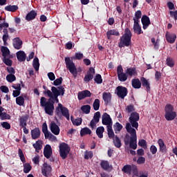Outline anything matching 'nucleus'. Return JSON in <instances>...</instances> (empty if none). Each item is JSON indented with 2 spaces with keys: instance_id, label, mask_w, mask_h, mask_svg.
Instances as JSON below:
<instances>
[{
  "instance_id": "obj_23",
  "label": "nucleus",
  "mask_w": 177,
  "mask_h": 177,
  "mask_svg": "<svg viewBox=\"0 0 177 177\" xmlns=\"http://www.w3.org/2000/svg\"><path fill=\"white\" fill-rule=\"evenodd\" d=\"M26 57H27V55L24 51L19 50L17 53V59L18 62H26Z\"/></svg>"
},
{
  "instance_id": "obj_26",
  "label": "nucleus",
  "mask_w": 177,
  "mask_h": 177,
  "mask_svg": "<svg viewBox=\"0 0 177 177\" xmlns=\"http://www.w3.org/2000/svg\"><path fill=\"white\" fill-rule=\"evenodd\" d=\"M37 12L35 10H31L30 12H28L26 16V20L27 21H31V20H34L37 16Z\"/></svg>"
},
{
  "instance_id": "obj_14",
  "label": "nucleus",
  "mask_w": 177,
  "mask_h": 177,
  "mask_svg": "<svg viewBox=\"0 0 177 177\" xmlns=\"http://www.w3.org/2000/svg\"><path fill=\"white\" fill-rule=\"evenodd\" d=\"M141 22L142 24L143 30H147V28L151 24L150 21V18L146 15H143L141 19Z\"/></svg>"
},
{
  "instance_id": "obj_37",
  "label": "nucleus",
  "mask_w": 177,
  "mask_h": 177,
  "mask_svg": "<svg viewBox=\"0 0 177 177\" xmlns=\"http://www.w3.org/2000/svg\"><path fill=\"white\" fill-rule=\"evenodd\" d=\"M32 66L35 71H38L39 70V59H38V57H35L34 58Z\"/></svg>"
},
{
  "instance_id": "obj_53",
  "label": "nucleus",
  "mask_w": 177,
  "mask_h": 177,
  "mask_svg": "<svg viewBox=\"0 0 177 177\" xmlns=\"http://www.w3.org/2000/svg\"><path fill=\"white\" fill-rule=\"evenodd\" d=\"M3 62L6 64V66H9L10 67L12 66L13 61L9 58H6V57L3 58Z\"/></svg>"
},
{
  "instance_id": "obj_11",
  "label": "nucleus",
  "mask_w": 177,
  "mask_h": 177,
  "mask_svg": "<svg viewBox=\"0 0 177 177\" xmlns=\"http://www.w3.org/2000/svg\"><path fill=\"white\" fill-rule=\"evenodd\" d=\"M95 68L93 67L89 68L88 71L86 72V74L84 76V81L86 84L88 82H90V81H92V79L93 78L95 75Z\"/></svg>"
},
{
  "instance_id": "obj_1",
  "label": "nucleus",
  "mask_w": 177,
  "mask_h": 177,
  "mask_svg": "<svg viewBox=\"0 0 177 177\" xmlns=\"http://www.w3.org/2000/svg\"><path fill=\"white\" fill-rule=\"evenodd\" d=\"M66 92V90L62 86H58L57 88L55 86L51 87V91L47 90V91H43L44 95H47L49 99H51L53 102H56L57 103H59V96H64V93Z\"/></svg>"
},
{
  "instance_id": "obj_31",
  "label": "nucleus",
  "mask_w": 177,
  "mask_h": 177,
  "mask_svg": "<svg viewBox=\"0 0 177 177\" xmlns=\"http://www.w3.org/2000/svg\"><path fill=\"white\" fill-rule=\"evenodd\" d=\"M32 139H38L41 136V131L39 128H35L31 131Z\"/></svg>"
},
{
  "instance_id": "obj_24",
  "label": "nucleus",
  "mask_w": 177,
  "mask_h": 177,
  "mask_svg": "<svg viewBox=\"0 0 177 177\" xmlns=\"http://www.w3.org/2000/svg\"><path fill=\"white\" fill-rule=\"evenodd\" d=\"M30 118V115H24L19 118V125L20 127H27V120Z\"/></svg>"
},
{
  "instance_id": "obj_64",
  "label": "nucleus",
  "mask_w": 177,
  "mask_h": 177,
  "mask_svg": "<svg viewBox=\"0 0 177 177\" xmlns=\"http://www.w3.org/2000/svg\"><path fill=\"white\" fill-rule=\"evenodd\" d=\"M169 15H170L171 17H174V20H177V10L169 11Z\"/></svg>"
},
{
  "instance_id": "obj_15",
  "label": "nucleus",
  "mask_w": 177,
  "mask_h": 177,
  "mask_svg": "<svg viewBox=\"0 0 177 177\" xmlns=\"http://www.w3.org/2000/svg\"><path fill=\"white\" fill-rule=\"evenodd\" d=\"M92 96V93L88 90H84L78 93L77 99L79 100H83L85 97H91Z\"/></svg>"
},
{
  "instance_id": "obj_59",
  "label": "nucleus",
  "mask_w": 177,
  "mask_h": 177,
  "mask_svg": "<svg viewBox=\"0 0 177 177\" xmlns=\"http://www.w3.org/2000/svg\"><path fill=\"white\" fill-rule=\"evenodd\" d=\"M82 111H91V105H83L81 106Z\"/></svg>"
},
{
  "instance_id": "obj_19",
  "label": "nucleus",
  "mask_w": 177,
  "mask_h": 177,
  "mask_svg": "<svg viewBox=\"0 0 177 177\" xmlns=\"http://www.w3.org/2000/svg\"><path fill=\"white\" fill-rule=\"evenodd\" d=\"M50 128L51 132H53L54 135H59V133H60V128H59V126H57L55 122L50 123Z\"/></svg>"
},
{
  "instance_id": "obj_41",
  "label": "nucleus",
  "mask_w": 177,
  "mask_h": 177,
  "mask_svg": "<svg viewBox=\"0 0 177 177\" xmlns=\"http://www.w3.org/2000/svg\"><path fill=\"white\" fill-rule=\"evenodd\" d=\"M166 64L169 67H174L175 66V61H174V58L168 57L166 59Z\"/></svg>"
},
{
  "instance_id": "obj_27",
  "label": "nucleus",
  "mask_w": 177,
  "mask_h": 177,
  "mask_svg": "<svg viewBox=\"0 0 177 177\" xmlns=\"http://www.w3.org/2000/svg\"><path fill=\"white\" fill-rule=\"evenodd\" d=\"M131 85L134 89H140L142 88V83L138 78L133 79L131 80Z\"/></svg>"
},
{
  "instance_id": "obj_61",
  "label": "nucleus",
  "mask_w": 177,
  "mask_h": 177,
  "mask_svg": "<svg viewBox=\"0 0 177 177\" xmlns=\"http://www.w3.org/2000/svg\"><path fill=\"white\" fill-rule=\"evenodd\" d=\"M165 111H174V106L171 104H167L165 107Z\"/></svg>"
},
{
  "instance_id": "obj_21",
  "label": "nucleus",
  "mask_w": 177,
  "mask_h": 177,
  "mask_svg": "<svg viewBox=\"0 0 177 177\" xmlns=\"http://www.w3.org/2000/svg\"><path fill=\"white\" fill-rule=\"evenodd\" d=\"M165 117L167 121H172L176 118V112L175 111H167Z\"/></svg>"
},
{
  "instance_id": "obj_18",
  "label": "nucleus",
  "mask_w": 177,
  "mask_h": 177,
  "mask_svg": "<svg viewBox=\"0 0 177 177\" xmlns=\"http://www.w3.org/2000/svg\"><path fill=\"white\" fill-rule=\"evenodd\" d=\"M166 41L169 42V44H174L175 41H176V35L175 33H169L167 32L166 35Z\"/></svg>"
},
{
  "instance_id": "obj_51",
  "label": "nucleus",
  "mask_w": 177,
  "mask_h": 177,
  "mask_svg": "<svg viewBox=\"0 0 177 177\" xmlns=\"http://www.w3.org/2000/svg\"><path fill=\"white\" fill-rule=\"evenodd\" d=\"M0 118L1 120H9L10 119V115H8L6 112L0 111Z\"/></svg>"
},
{
  "instance_id": "obj_25",
  "label": "nucleus",
  "mask_w": 177,
  "mask_h": 177,
  "mask_svg": "<svg viewBox=\"0 0 177 177\" xmlns=\"http://www.w3.org/2000/svg\"><path fill=\"white\" fill-rule=\"evenodd\" d=\"M111 35H115V37H120V32L117 29H112L106 32L107 39H111Z\"/></svg>"
},
{
  "instance_id": "obj_2",
  "label": "nucleus",
  "mask_w": 177,
  "mask_h": 177,
  "mask_svg": "<svg viewBox=\"0 0 177 177\" xmlns=\"http://www.w3.org/2000/svg\"><path fill=\"white\" fill-rule=\"evenodd\" d=\"M126 129L128 133L130 134V142L125 140V145H129L131 149L133 150H136L138 147V145L136 144L137 137H136V130L132 128L131 126V123H127L126 124Z\"/></svg>"
},
{
  "instance_id": "obj_40",
  "label": "nucleus",
  "mask_w": 177,
  "mask_h": 177,
  "mask_svg": "<svg viewBox=\"0 0 177 177\" xmlns=\"http://www.w3.org/2000/svg\"><path fill=\"white\" fill-rule=\"evenodd\" d=\"M93 109L95 111H97L100 108V99H95L93 103Z\"/></svg>"
},
{
  "instance_id": "obj_5",
  "label": "nucleus",
  "mask_w": 177,
  "mask_h": 177,
  "mask_svg": "<svg viewBox=\"0 0 177 177\" xmlns=\"http://www.w3.org/2000/svg\"><path fill=\"white\" fill-rule=\"evenodd\" d=\"M70 153V147L68 145L62 142L59 145V154L62 160H66Z\"/></svg>"
},
{
  "instance_id": "obj_13",
  "label": "nucleus",
  "mask_w": 177,
  "mask_h": 177,
  "mask_svg": "<svg viewBox=\"0 0 177 177\" xmlns=\"http://www.w3.org/2000/svg\"><path fill=\"white\" fill-rule=\"evenodd\" d=\"M42 132L44 133L46 139H55V136L48 131V124L46 122L43 123Z\"/></svg>"
},
{
  "instance_id": "obj_55",
  "label": "nucleus",
  "mask_w": 177,
  "mask_h": 177,
  "mask_svg": "<svg viewBox=\"0 0 177 177\" xmlns=\"http://www.w3.org/2000/svg\"><path fill=\"white\" fill-rule=\"evenodd\" d=\"M138 146H140L143 149H147V142L145 140H140L138 142Z\"/></svg>"
},
{
  "instance_id": "obj_62",
  "label": "nucleus",
  "mask_w": 177,
  "mask_h": 177,
  "mask_svg": "<svg viewBox=\"0 0 177 177\" xmlns=\"http://www.w3.org/2000/svg\"><path fill=\"white\" fill-rule=\"evenodd\" d=\"M6 70L9 74H12V75L16 74V71L15 70V68H13V67H7Z\"/></svg>"
},
{
  "instance_id": "obj_35",
  "label": "nucleus",
  "mask_w": 177,
  "mask_h": 177,
  "mask_svg": "<svg viewBox=\"0 0 177 177\" xmlns=\"http://www.w3.org/2000/svg\"><path fill=\"white\" fill-rule=\"evenodd\" d=\"M133 30L136 34H138V35L143 34V31H142V27H140V25H133Z\"/></svg>"
},
{
  "instance_id": "obj_32",
  "label": "nucleus",
  "mask_w": 177,
  "mask_h": 177,
  "mask_svg": "<svg viewBox=\"0 0 177 177\" xmlns=\"http://www.w3.org/2000/svg\"><path fill=\"white\" fill-rule=\"evenodd\" d=\"M125 71L129 77H133V75H138V71H136V68H128Z\"/></svg>"
},
{
  "instance_id": "obj_38",
  "label": "nucleus",
  "mask_w": 177,
  "mask_h": 177,
  "mask_svg": "<svg viewBox=\"0 0 177 177\" xmlns=\"http://www.w3.org/2000/svg\"><path fill=\"white\" fill-rule=\"evenodd\" d=\"M100 165L102 168L104 169L105 171H107V169H110L111 168L110 164L106 160L102 161Z\"/></svg>"
},
{
  "instance_id": "obj_63",
  "label": "nucleus",
  "mask_w": 177,
  "mask_h": 177,
  "mask_svg": "<svg viewBox=\"0 0 177 177\" xmlns=\"http://www.w3.org/2000/svg\"><path fill=\"white\" fill-rule=\"evenodd\" d=\"M48 77L50 81H55V80L56 79V76H55V73H53V72L48 73Z\"/></svg>"
},
{
  "instance_id": "obj_54",
  "label": "nucleus",
  "mask_w": 177,
  "mask_h": 177,
  "mask_svg": "<svg viewBox=\"0 0 177 177\" xmlns=\"http://www.w3.org/2000/svg\"><path fill=\"white\" fill-rule=\"evenodd\" d=\"M62 82H63V77H60L54 80L53 85H55V86H59V85H62Z\"/></svg>"
},
{
  "instance_id": "obj_17",
  "label": "nucleus",
  "mask_w": 177,
  "mask_h": 177,
  "mask_svg": "<svg viewBox=\"0 0 177 177\" xmlns=\"http://www.w3.org/2000/svg\"><path fill=\"white\" fill-rule=\"evenodd\" d=\"M15 49H17L19 50V49H21V47L23 46V41L20 39V37H15L13 39V44H12Z\"/></svg>"
},
{
  "instance_id": "obj_36",
  "label": "nucleus",
  "mask_w": 177,
  "mask_h": 177,
  "mask_svg": "<svg viewBox=\"0 0 177 177\" xmlns=\"http://www.w3.org/2000/svg\"><path fill=\"white\" fill-rule=\"evenodd\" d=\"M104 132V127H99L96 129V133L98 138L100 139H102L103 138V133Z\"/></svg>"
},
{
  "instance_id": "obj_9",
  "label": "nucleus",
  "mask_w": 177,
  "mask_h": 177,
  "mask_svg": "<svg viewBox=\"0 0 177 177\" xmlns=\"http://www.w3.org/2000/svg\"><path fill=\"white\" fill-rule=\"evenodd\" d=\"M115 93L120 99H125V97L128 95V88L122 86H118L116 87Z\"/></svg>"
},
{
  "instance_id": "obj_10",
  "label": "nucleus",
  "mask_w": 177,
  "mask_h": 177,
  "mask_svg": "<svg viewBox=\"0 0 177 177\" xmlns=\"http://www.w3.org/2000/svg\"><path fill=\"white\" fill-rule=\"evenodd\" d=\"M129 121L131 127L138 129V127H139V124L138 123V121H139V113L136 112L132 113L130 115Z\"/></svg>"
},
{
  "instance_id": "obj_34",
  "label": "nucleus",
  "mask_w": 177,
  "mask_h": 177,
  "mask_svg": "<svg viewBox=\"0 0 177 177\" xmlns=\"http://www.w3.org/2000/svg\"><path fill=\"white\" fill-rule=\"evenodd\" d=\"M18 9H19V6L15 5L14 6L8 5L5 7V10H6L7 12H12L13 13L16 12V10H17Z\"/></svg>"
},
{
  "instance_id": "obj_16",
  "label": "nucleus",
  "mask_w": 177,
  "mask_h": 177,
  "mask_svg": "<svg viewBox=\"0 0 177 177\" xmlns=\"http://www.w3.org/2000/svg\"><path fill=\"white\" fill-rule=\"evenodd\" d=\"M102 124L103 125H107V127H113V122L111 121V118L106 113H104L102 115Z\"/></svg>"
},
{
  "instance_id": "obj_30",
  "label": "nucleus",
  "mask_w": 177,
  "mask_h": 177,
  "mask_svg": "<svg viewBox=\"0 0 177 177\" xmlns=\"http://www.w3.org/2000/svg\"><path fill=\"white\" fill-rule=\"evenodd\" d=\"M158 144L159 145L160 151H161V153H167V146L165 145V143H164V140L159 139L158 140Z\"/></svg>"
},
{
  "instance_id": "obj_43",
  "label": "nucleus",
  "mask_w": 177,
  "mask_h": 177,
  "mask_svg": "<svg viewBox=\"0 0 177 177\" xmlns=\"http://www.w3.org/2000/svg\"><path fill=\"white\" fill-rule=\"evenodd\" d=\"M6 79L8 81V82H15V81H16V76L13 74H8L7 75Z\"/></svg>"
},
{
  "instance_id": "obj_29",
  "label": "nucleus",
  "mask_w": 177,
  "mask_h": 177,
  "mask_svg": "<svg viewBox=\"0 0 177 177\" xmlns=\"http://www.w3.org/2000/svg\"><path fill=\"white\" fill-rule=\"evenodd\" d=\"M41 171L43 175H44V176H46V175L49 174L50 171H52V167H50V165H48V163H44L43 165Z\"/></svg>"
},
{
  "instance_id": "obj_8",
  "label": "nucleus",
  "mask_w": 177,
  "mask_h": 177,
  "mask_svg": "<svg viewBox=\"0 0 177 177\" xmlns=\"http://www.w3.org/2000/svg\"><path fill=\"white\" fill-rule=\"evenodd\" d=\"M117 74L118 78L120 82H125V81L128 80V75L126 71L124 73V69L121 65H119L117 68Z\"/></svg>"
},
{
  "instance_id": "obj_12",
  "label": "nucleus",
  "mask_w": 177,
  "mask_h": 177,
  "mask_svg": "<svg viewBox=\"0 0 177 177\" xmlns=\"http://www.w3.org/2000/svg\"><path fill=\"white\" fill-rule=\"evenodd\" d=\"M100 120V112H96L94 114L93 120L90 122V127L92 129H95L96 128V124L99 122Z\"/></svg>"
},
{
  "instance_id": "obj_39",
  "label": "nucleus",
  "mask_w": 177,
  "mask_h": 177,
  "mask_svg": "<svg viewBox=\"0 0 177 177\" xmlns=\"http://www.w3.org/2000/svg\"><path fill=\"white\" fill-rule=\"evenodd\" d=\"M92 133V131L89 129L88 127H85L82 129L80 131L81 136H85V135H91Z\"/></svg>"
},
{
  "instance_id": "obj_7",
  "label": "nucleus",
  "mask_w": 177,
  "mask_h": 177,
  "mask_svg": "<svg viewBox=\"0 0 177 177\" xmlns=\"http://www.w3.org/2000/svg\"><path fill=\"white\" fill-rule=\"evenodd\" d=\"M122 171L125 172V174H128L129 175L133 174V175L136 176H138V167L135 165H127L124 166V167L122 169Z\"/></svg>"
},
{
  "instance_id": "obj_46",
  "label": "nucleus",
  "mask_w": 177,
  "mask_h": 177,
  "mask_svg": "<svg viewBox=\"0 0 177 177\" xmlns=\"http://www.w3.org/2000/svg\"><path fill=\"white\" fill-rule=\"evenodd\" d=\"M94 81L96 84H100L103 83V79H102V75L100 74H97L94 77Z\"/></svg>"
},
{
  "instance_id": "obj_58",
  "label": "nucleus",
  "mask_w": 177,
  "mask_h": 177,
  "mask_svg": "<svg viewBox=\"0 0 177 177\" xmlns=\"http://www.w3.org/2000/svg\"><path fill=\"white\" fill-rule=\"evenodd\" d=\"M72 122L73 125H77L78 127V125H81V124H82V119L77 118L75 119V120H72Z\"/></svg>"
},
{
  "instance_id": "obj_57",
  "label": "nucleus",
  "mask_w": 177,
  "mask_h": 177,
  "mask_svg": "<svg viewBox=\"0 0 177 177\" xmlns=\"http://www.w3.org/2000/svg\"><path fill=\"white\" fill-rule=\"evenodd\" d=\"M58 115L62 114L64 115V117H66L68 120H70V114L68 113V111H59L57 112Z\"/></svg>"
},
{
  "instance_id": "obj_33",
  "label": "nucleus",
  "mask_w": 177,
  "mask_h": 177,
  "mask_svg": "<svg viewBox=\"0 0 177 177\" xmlns=\"http://www.w3.org/2000/svg\"><path fill=\"white\" fill-rule=\"evenodd\" d=\"M1 52L3 57H8L10 55V50L6 46H1Z\"/></svg>"
},
{
  "instance_id": "obj_60",
  "label": "nucleus",
  "mask_w": 177,
  "mask_h": 177,
  "mask_svg": "<svg viewBox=\"0 0 177 177\" xmlns=\"http://www.w3.org/2000/svg\"><path fill=\"white\" fill-rule=\"evenodd\" d=\"M3 45L6 46L8 45V39H9V35H3L2 37Z\"/></svg>"
},
{
  "instance_id": "obj_22",
  "label": "nucleus",
  "mask_w": 177,
  "mask_h": 177,
  "mask_svg": "<svg viewBox=\"0 0 177 177\" xmlns=\"http://www.w3.org/2000/svg\"><path fill=\"white\" fill-rule=\"evenodd\" d=\"M52 147L49 145H46L44 147V155L46 158H50V156H52Z\"/></svg>"
},
{
  "instance_id": "obj_45",
  "label": "nucleus",
  "mask_w": 177,
  "mask_h": 177,
  "mask_svg": "<svg viewBox=\"0 0 177 177\" xmlns=\"http://www.w3.org/2000/svg\"><path fill=\"white\" fill-rule=\"evenodd\" d=\"M107 132L109 138H115L114 135V131H113L112 126H107Z\"/></svg>"
},
{
  "instance_id": "obj_4",
  "label": "nucleus",
  "mask_w": 177,
  "mask_h": 177,
  "mask_svg": "<svg viewBox=\"0 0 177 177\" xmlns=\"http://www.w3.org/2000/svg\"><path fill=\"white\" fill-rule=\"evenodd\" d=\"M120 39L125 46H129L132 44V32L129 28H125L124 34L120 37Z\"/></svg>"
},
{
  "instance_id": "obj_48",
  "label": "nucleus",
  "mask_w": 177,
  "mask_h": 177,
  "mask_svg": "<svg viewBox=\"0 0 177 177\" xmlns=\"http://www.w3.org/2000/svg\"><path fill=\"white\" fill-rule=\"evenodd\" d=\"M56 111H68V109L64 106L61 103H59L56 108Z\"/></svg>"
},
{
  "instance_id": "obj_28",
  "label": "nucleus",
  "mask_w": 177,
  "mask_h": 177,
  "mask_svg": "<svg viewBox=\"0 0 177 177\" xmlns=\"http://www.w3.org/2000/svg\"><path fill=\"white\" fill-rule=\"evenodd\" d=\"M102 99L105 103V104H109L111 102V93H103Z\"/></svg>"
},
{
  "instance_id": "obj_49",
  "label": "nucleus",
  "mask_w": 177,
  "mask_h": 177,
  "mask_svg": "<svg viewBox=\"0 0 177 177\" xmlns=\"http://www.w3.org/2000/svg\"><path fill=\"white\" fill-rule=\"evenodd\" d=\"M33 147H35L36 150H41V149H42V141L37 140L33 144Z\"/></svg>"
},
{
  "instance_id": "obj_3",
  "label": "nucleus",
  "mask_w": 177,
  "mask_h": 177,
  "mask_svg": "<svg viewBox=\"0 0 177 177\" xmlns=\"http://www.w3.org/2000/svg\"><path fill=\"white\" fill-rule=\"evenodd\" d=\"M40 104L41 107H44L45 111H53L55 110V102L52 99H48L46 101L45 97H41L40 99Z\"/></svg>"
},
{
  "instance_id": "obj_50",
  "label": "nucleus",
  "mask_w": 177,
  "mask_h": 177,
  "mask_svg": "<svg viewBox=\"0 0 177 177\" xmlns=\"http://www.w3.org/2000/svg\"><path fill=\"white\" fill-rule=\"evenodd\" d=\"M93 157V152L91 151H86L84 152L85 160H89V158H92Z\"/></svg>"
},
{
  "instance_id": "obj_52",
  "label": "nucleus",
  "mask_w": 177,
  "mask_h": 177,
  "mask_svg": "<svg viewBox=\"0 0 177 177\" xmlns=\"http://www.w3.org/2000/svg\"><path fill=\"white\" fill-rule=\"evenodd\" d=\"M31 171V165L28 163H25L24 165V174H28Z\"/></svg>"
},
{
  "instance_id": "obj_44",
  "label": "nucleus",
  "mask_w": 177,
  "mask_h": 177,
  "mask_svg": "<svg viewBox=\"0 0 177 177\" xmlns=\"http://www.w3.org/2000/svg\"><path fill=\"white\" fill-rule=\"evenodd\" d=\"M113 143L115 146V147H118V149H120V147H121V140H120V138L117 136H115L113 138Z\"/></svg>"
},
{
  "instance_id": "obj_6",
  "label": "nucleus",
  "mask_w": 177,
  "mask_h": 177,
  "mask_svg": "<svg viewBox=\"0 0 177 177\" xmlns=\"http://www.w3.org/2000/svg\"><path fill=\"white\" fill-rule=\"evenodd\" d=\"M66 68L70 71L71 74H77V67L75 64L73 62V59L70 57H66L64 59Z\"/></svg>"
},
{
  "instance_id": "obj_42",
  "label": "nucleus",
  "mask_w": 177,
  "mask_h": 177,
  "mask_svg": "<svg viewBox=\"0 0 177 177\" xmlns=\"http://www.w3.org/2000/svg\"><path fill=\"white\" fill-rule=\"evenodd\" d=\"M113 129L115 132V133H118L121 131V129H122V124H120L119 122H116L113 125Z\"/></svg>"
},
{
  "instance_id": "obj_56",
  "label": "nucleus",
  "mask_w": 177,
  "mask_h": 177,
  "mask_svg": "<svg viewBox=\"0 0 177 177\" xmlns=\"http://www.w3.org/2000/svg\"><path fill=\"white\" fill-rule=\"evenodd\" d=\"M18 154L20 157L21 161H22V162H26V158H24V153H23V151H21V149L18 150Z\"/></svg>"
},
{
  "instance_id": "obj_20",
  "label": "nucleus",
  "mask_w": 177,
  "mask_h": 177,
  "mask_svg": "<svg viewBox=\"0 0 177 177\" xmlns=\"http://www.w3.org/2000/svg\"><path fill=\"white\" fill-rule=\"evenodd\" d=\"M140 81H141V84L142 86L144 88H146V91L148 92H150V82H149V80H147L145 77H140Z\"/></svg>"
},
{
  "instance_id": "obj_47",
  "label": "nucleus",
  "mask_w": 177,
  "mask_h": 177,
  "mask_svg": "<svg viewBox=\"0 0 177 177\" xmlns=\"http://www.w3.org/2000/svg\"><path fill=\"white\" fill-rule=\"evenodd\" d=\"M16 103L19 106H23L24 104V97L22 95L16 98Z\"/></svg>"
}]
</instances>
